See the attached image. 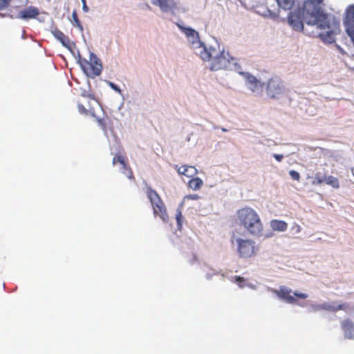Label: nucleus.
<instances>
[{"mask_svg": "<svg viewBox=\"0 0 354 354\" xmlns=\"http://www.w3.org/2000/svg\"><path fill=\"white\" fill-rule=\"evenodd\" d=\"M303 17L307 27L304 28L300 12H290L288 17L289 25L296 31L305 32V34L318 37L325 44H333L335 37L341 32L340 21L333 15L324 13L321 9L313 12L303 11Z\"/></svg>", "mask_w": 354, "mask_h": 354, "instance_id": "nucleus-1", "label": "nucleus"}, {"mask_svg": "<svg viewBox=\"0 0 354 354\" xmlns=\"http://www.w3.org/2000/svg\"><path fill=\"white\" fill-rule=\"evenodd\" d=\"M238 220L247 232L252 236H259L263 233V223L258 213L252 208L245 207L237 211Z\"/></svg>", "mask_w": 354, "mask_h": 354, "instance_id": "nucleus-2", "label": "nucleus"}, {"mask_svg": "<svg viewBox=\"0 0 354 354\" xmlns=\"http://www.w3.org/2000/svg\"><path fill=\"white\" fill-rule=\"evenodd\" d=\"M228 53L221 50L219 46L216 48L212 46L203 47L200 52V57L203 61L210 62V70L218 71L227 67L229 64Z\"/></svg>", "mask_w": 354, "mask_h": 354, "instance_id": "nucleus-3", "label": "nucleus"}, {"mask_svg": "<svg viewBox=\"0 0 354 354\" xmlns=\"http://www.w3.org/2000/svg\"><path fill=\"white\" fill-rule=\"evenodd\" d=\"M146 194L151 204L154 216H159L164 221H167L169 216L167 213L165 205L157 192L151 187H148L146 189Z\"/></svg>", "mask_w": 354, "mask_h": 354, "instance_id": "nucleus-4", "label": "nucleus"}, {"mask_svg": "<svg viewBox=\"0 0 354 354\" xmlns=\"http://www.w3.org/2000/svg\"><path fill=\"white\" fill-rule=\"evenodd\" d=\"M79 63L85 74L89 77H95L100 75L102 65L98 57L93 53H90L89 61L80 59Z\"/></svg>", "mask_w": 354, "mask_h": 354, "instance_id": "nucleus-5", "label": "nucleus"}, {"mask_svg": "<svg viewBox=\"0 0 354 354\" xmlns=\"http://www.w3.org/2000/svg\"><path fill=\"white\" fill-rule=\"evenodd\" d=\"M237 253L240 258L249 259L254 257L259 250V246L256 242L252 239H243L236 238Z\"/></svg>", "mask_w": 354, "mask_h": 354, "instance_id": "nucleus-6", "label": "nucleus"}, {"mask_svg": "<svg viewBox=\"0 0 354 354\" xmlns=\"http://www.w3.org/2000/svg\"><path fill=\"white\" fill-rule=\"evenodd\" d=\"M283 90L282 81L279 78L274 77L268 80L266 93L270 98H278L283 93Z\"/></svg>", "mask_w": 354, "mask_h": 354, "instance_id": "nucleus-7", "label": "nucleus"}, {"mask_svg": "<svg viewBox=\"0 0 354 354\" xmlns=\"http://www.w3.org/2000/svg\"><path fill=\"white\" fill-rule=\"evenodd\" d=\"M344 24L347 35L354 43V5L348 6Z\"/></svg>", "mask_w": 354, "mask_h": 354, "instance_id": "nucleus-8", "label": "nucleus"}, {"mask_svg": "<svg viewBox=\"0 0 354 354\" xmlns=\"http://www.w3.org/2000/svg\"><path fill=\"white\" fill-rule=\"evenodd\" d=\"M272 292L279 299L284 300L288 304H295L297 302V299L291 295L292 290L285 286H281L278 290L272 289Z\"/></svg>", "mask_w": 354, "mask_h": 354, "instance_id": "nucleus-9", "label": "nucleus"}, {"mask_svg": "<svg viewBox=\"0 0 354 354\" xmlns=\"http://www.w3.org/2000/svg\"><path fill=\"white\" fill-rule=\"evenodd\" d=\"M153 5L157 6L165 12L171 11L176 8V3L174 0H151Z\"/></svg>", "mask_w": 354, "mask_h": 354, "instance_id": "nucleus-10", "label": "nucleus"}, {"mask_svg": "<svg viewBox=\"0 0 354 354\" xmlns=\"http://www.w3.org/2000/svg\"><path fill=\"white\" fill-rule=\"evenodd\" d=\"M247 86L252 92L262 91L263 84L259 81L254 75L247 74L246 75Z\"/></svg>", "mask_w": 354, "mask_h": 354, "instance_id": "nucleus-11", "label": "nucleus"}, {"mask_svg": "<svg viewBox=\"0 0 354 354\" xmlns=\"http://www.w3.org/2000/svg\"><path fill=\"white\" fill-rule=\"evenodd\" d=\"M341 327L346 338H354V324L351 319H346L342 321L341 322Z\"/></svg>", "mask_w": 354, "mask_h": 354, "instance_id": "nucleus-12", "label": "nucleus"}, {"mask_svg": "<svg viewBox=\"0 0 354 354\" xmlns=\"http://www.w3.org/2000/svg\"><path fill=\"white\" fill-rule=\"evenodd\" d=\"M39 14L37 8L34 6H29L19 12V17L23 19H30L36 18Z\"/></svg>", "mask_w": 354, "mask_h": 354, "instance_id": "nucleus-13", "label": "nucleus"}, {"mask_svg": "<svg viewBox=\"0 0 354 354\" xmlns=\"http://www.w3.org/2000/svg\"><path fill=\"white\" fill-rule=\"evenodd\" d=\"M178 28L188 37L191 42L194 44L198 41V33L192 28H185L180 24H176Z\"/></svg>", "mask_w": 354, "mask_h": 354, "instance_id": "nucleus-14", "label": "nucleus"}, {"mask_svg": "<svg viewBox=\"0 0 354 354\" xmlns=\"http://www.w3.org/2000/svg\"><path fill=\"white\" fill-rule=\"evenodd\" d=\"M179 174L185 176L187 178H192L198 173L197 169L194 166L190 165H182L177 169Z\"/></svg>", "mask_w": 354, "mask_h": 354, "instance_id": "nucleus-15", "label": "nucleus"}, {"mask_svg": "<svg viewBox=\"0 0 354 354\" xmlns=\"http://www.w3.org/2000/svg\"><path fill=\"white\" fill-rule=\"evenodd\" d=\"M54 37L59 40L64 46L69 48L70 42L67 36H66L60 30L55 28L52 31Z\"/></svg>", "mask_w": 354, "mask_h": 354, "instance_id": "nucleus-16", "label": "nucleus"}, {"mask_svg": "<svg viewBox=\"0 0 354 354\" xmlns=\"http://www.w3.org/2000/svg\"><path fill=\"white\" fill-rule=\"evenodd\" d=\"M322 310H326V311H333V312H337L338 310H346L348 308V306L347 304H339L337 306H335L328 303H324L322 304Z\"/></svg>", "mask_w": 354, "mask_h": 354, "instance_id": "nucleus-17", "label": "nucleus"}, {"mask_svg": "<svg viewBox=\"0 0 354 354\" xmlns=\"http://www.w3.org/2000/svg\"><path fill=\"white\" fill-rule=\"evenodd\" d=\"M271 227L274 230L284 232L288 228V224L283 221L281 220H272L270 222Z\"/></svg>", "mask_w": 354, "mask_h": 354, "instance_id": "nucleus-18", "label": "nucleus"}, {"mask_svg": "<svg viewBox=\"0 0 354 354\" xmlns=\"http://www.w3.org/2000/svg\"><path fill=\"white\" fill-rule=\"evenodd\" d=\"M203 180L200 178H193L189 180L188 186L193 190H198L203 186Z\"/></svg>", "mask_w": 354, "mask_h": 354, "instance_id": "nucleus-19", "label": "nucleus"}, {"mask_svg": "<svg viewBox=\"0 0 354 354\" xmlns=\"http://www.w3.org/2000/svg\"><path fill=\"white\" fill-rule=\"evenodd\" d=\"M91 100H88L87 102V106L88 107V109H87L84 104H81V103H78L77 104V108H78V111L79 112L81 113V114H84V115H87L88 113L89 112L91 114H92V115L94 116V109L91 106Z\"/></svg>", "mask_w": 354, "mask_h": 354, "instance_id": "nucleus-20", "label": "nucleus"}, {"mask_svg": "<svg viewBox=\"0 0 354 354\" xmlns=\"http://www.w3.org/2000/svg\"><path fill=\"white\" fill-rule=\"evenodd\" d=\"M121 172L125 175L129 179H134L133 171L128 163L122 166L120 168Z\"/></svg>", "mask_w": 354, "mask_h": 354, "instance_id": "nucleus-21", "label": "nucleus"}, {"mask_svg": "<svg viewBox=\"0 0 354 354\" xmlns=\"http://www.w3.org/2000/svg\"><path fill=\"white\" fill-rule=\"evenodd\" d=\"M121 172L125 175L129 179H134L133 171L128 163L122 166L120 168Z\"/></svg>", "mask_w": 354, "mask_h": 354, "instance_id": "nucleus-22", "label": "nucleus"}, {"mask_svg": "<svg viewBox=\"0 0 354 354\" xmlns=\"http://www.w3.org/2000/svg\"><path fill=\"white\" fill-rule=\"evenodd\" d=\"M325 182L327 185H330L333 188L338 189L339 187L338 178L333 176H326Z\"/></svg>", "mask_w": 354, "mask_h": 354, "instance_id": "nucleus-23", "label": "nucleus"}, {"mask_svg": "<svg viewBox=\"0 0 354 354\" xmlns=\"http://www.w3.org/2000/svg\"><path fill=\"white\" fill-rule=\"evenodd\" d=\"M278 5L284 10H290L294 5V0H276Z\"/></svg>", "mask_w": 354, "mask_h": 354, "instance_id": "nucleus-24", "label": "nucleus"}, {"mask_svg": "<svg viewBox=\"0 0 354 354\" xmlns=\"http://www.w3.org/2000/svg\"><path fill=\"white\" fill-rule=\"evenodd\" d=\"M112 163L113 165L120 163L122 167L128 162L125 156L120 154H115L113 158Z\"/></svg>", "mask_w": 354, "mask_h": 354, "instance_id": "nucleus-25", "label": "nucleus"}, {"mask_svg": "<svg viewBox=\"0 0 354 354\" xmlns=\"http://www.w3.org/2000/svg\"><path fill=\"white\" fill-rule=\"evenodd\" d=\"M326 176L322 174L321 172H317L315 174L313 180L312 181L313 185H320L326 181Z\"/></svg>", "mask_w": 354, "mask_h": 354, "instance_id": "nucleus-26", "label": "nucleus"}, {"mask_svg": "<svg viewBox=\"0 0 354 354\" xmlns=\"http://www.w3.org/2000/svg\"><path fill=\"white\" fill-rule=\"evenodd\" d=\"M232 281L237 284L240 288H244L246 286V279L240 276L232 277Z\"/></svg>", "mask_w": 354, "mask_h": 354, "instance_id": "nucleus-27", "label": "nucleus"}, {"mask_svg": "<svg viewBox=\"0 0 354 354\" xmlns=\"http://www.w3.org/2000/svg\"><path fill=\"white\" fill-rule=\"evenodd\" d=\"M176 221H177V225H178V228H180L181 226H182L183 220V214H182V209H181L180 207H178L176 209Z\"/></svg>", "mask_w": 354, "mask_h": 354, "instance_id": "nucleus-28", "label": "nucleus"}, {"mask_svg": "<svg viewBox=\"0 0 354 354\" xmlns=\"http://www.w3.org/2000/svg\"><path fill=\"white\" fill-rule=\"evenodd\" d=\"M72 18H73V20L74 26H75L82 29V26L81 23H80V20L78 19L77 14L76 11H73V13H72Z\"/></svg>", "mask_w": 354, "mask_h": 354, "instance_id": "nucleus-29", "label": "nucleus"}, {"mask_svg": "<svg viewBox=\"0 0 354 354\" xmlns=\"http://www.w3.org/2000/svg\"><path fill=\"white\" fill-rule=\"evenodd\" d=\"M289 175L290 176V177L296 180V181H299L300 180V174L299 172H297V171H295V170H290L289 171Z\"/></svg>", "mask_w": 354, "mask_h": 354, "instance_id": "nucleus-30", "label": "nucleus"}, {"mask_svg": "<svg viewBox=\"0 0 354 354\" xmlns=\"http://www.w3.org/2000/svg\"><path fill=\"white\" fill-rule=\"evenodd\" d=\"M11 1L12 0H0V10L8 7Z\"/></svg>", "mask_w": 354, "mask_h": 354, "instance_id": "nucleus-31", "label": "nucleus"}, {"mask_svg": "<svg viewBox=\"0 0 354 354\" xmlns=\"http://www.w3.org/2000/svg\"><path fill=\"white\" fill-rule=\"evenodd\" d=\"M97 122L104 131H106V122L104 118H98Z\"/></svg>", "mask_w": 354, "mask_h": 354, "instance_id": "nucleus-32", "label": "nucleus"}, {"mask_svg": "<svg viewBox=\"0 0 354 354\" xmlns=\"http://www.w3.org/2000/svg\"><path fill=\"white\" fill-rule=\"evenodd\" d=\"M200 198V196L198 194H189L187 196H185L184 198V200H194L196 201Z\"/></svg>", "mask_w": 354, "mask_h": 354, "instance_id": "nucleus-33", "label": "nucleus"}, {"mask_svg": "<svg viewBox=\"0 0 354 354\" xmlns=\"http://www.w3.org/2000/svg\"><path fill=\"white\" fill-rule=\"evenodd\" d=\"M294 296L297 297L299 299H305L308 297V295L306 293L302 292H293Z\"/></svg>", "mask_w": 354, "mask_h": 354, "instance_id": "nucleus-34", "label": "nucleus"}, {"mask_svg": "<svg viewBox=\"0 0 354 354\" xmlns=\"http://www.w3.org/2000/svg\"><path fill=\"white\" fill-rule=\"evenodd\" d=\"M312 308L314 311H319L322 310V305L321 304H315L312 306Z\"/></svg>", "mask_w": 354, "mask_h": 354, "instance_id": "nucleus-35", "label": "nucleus"}, {"mask_svg": "<svg viewBox=\"0 0 354 354\" xmlns=\"http://www.w3.org/2000/svg\"><path fill=\"white\" fill-rule=\"evenodd\" d=\"M82 10H84V12H88V10H89V8L88 7L86 6V0H82Z\"/></svg>", "mask_w": 354, "mask_h": 354, "instance_id": "nucleus-36", "label": "nucleus"}, {"mask_svg": "<svg viewBox=\"0 0 354 354\" xmlns=\"http://www.w3.org/2000/svg\"><path fill=\"white\" fill-rule=\"evenodd\" d=\"M273 156L278 162H281L283 158V155L282 154H274Z\"/></svg>", "mask_w": 354, "mask_h": 354, "instance_id": "nucleus-37", "label": "nucleus"}, {"mask_svg": "<svg viewBox=\"0 0 354 354\" xmlns=\"http://www.w3.org/2000/svg\"><path fill=\"white\" fill-rule=\"evenodd\" d=\"M109 85L115 91L120 92V89L118 88V86L117 85H115V84H113V82H110Z\"/></svg>", "mask_w": 354, "mask_h": 354, "instance_id": "nucleus-38", "label": "nucleus"}, {"mask_svg": "<svg viewBox=\"0 0 354 354\" xmlns=\"http://www.w3.org/2000/svg\"><path fill=\"white\" fill-rule=\"evenodd\" d=\"M336 48H337V50H339V52L342 54V55H345L346 54V51L339 45H336Z\"/></svg>", "mask_w": 354, "mask_h": 354, "instance_id": "nucleus-39", "label": "nucleus"}, {"mask_svg": "<svg viewBox=\"0 0 354 354\" xmlns=\"http://www.w3.org/2000/svg\"><path fill=\"white\" fill-rule=\"evenodd\" d=\"M352 174L354 176V168L351 170Z\"/></svg>", "mask_w": 354, "mask_h": 354, "instance_id": "nucleus-40", "label": "nucleus"}, {"mask_svg": "<svg viewBox=\"0 0 354 354\" xmlns=\"http://www.w3.org/2000/svg\"><path fill=\"white\" fill-rule=\"evenodd\" d=\"M319 3L322 2L323 0H317Z\"/></svg>", "mask_w": 354, "mask_h": 354, "instance_id": "nucleus-41", "label": "nucleus"}, {"mask_svg": "<svg viewBox=\"0 0 354 354\" xmlns=\"http://www.w3.org/2000/svg\"><path fill=\"white\" fill-rule=\"evenodd\" d=\"M223 131H226L227 130L225 129H222Z\"/></svg>", "mask_w": 354, "mask_h": 354, "instance_id": "nucleus-42", "label": "nucleus"}]
</instances>
